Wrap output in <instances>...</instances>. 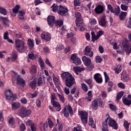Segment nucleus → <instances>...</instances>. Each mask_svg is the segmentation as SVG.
I'll list each match as a JSON object with an SVG mask.
<instances>
[{"mask_svg": "<svg viewBox=\"0 0 131 131\" xmlns=\"http://www.w3.org/2000/svg\"><path fill=\"white\" fill-rule=\"evenodd\" d=\"M61 77L62 79L65 80L66 85V86H68V88H71V86L74 84V82H75V79H74L72 75L69 72H65L62 73L61 74Z\"/></svg>", "mask_w": 131, "mask_h": 131, "instance_id": "f257e3e1", "label": "nucleus"}, {"mask_svg": "<svg viewBox=\"0 0 131 131\" xmlns=\"http://www.w3.org/2000/svg\"><path fill=\"white\" fill-rule=\"evenodd\" d=\"M15 49L20 53H23L27 50V47L25 46V43L22 40H15Z\"/></svg>", "mask_w": 131, "mask_h": 131, "instance_id": "f03ea898", "label": "nucleus"}, {"mask_svg": "<svg viewBox=\"0 0 131 131\" xmlns=\"http://www.w3.org/2000/svg\"><path fill=\"white\" fill-rule=\"evenodd\" d=\"M18 114L21 118L28 117L31 114V110H27L24 106H22L18 110Z\"/></svg>", "mask_w": 131, "mask_h": 131, "instance_id": "7ed1b4c3", "label": "nucleus"}, {"mask_svg": "<svg viewBox=\"0 0 131 131\" xmlns=\"http://www.w3.org/2000/svg\"><path fill=\"white\" fill-rule=\"evenodd\" d=\"M62 112L64 114V117L66 118H67V117H69V114L71 116L73 115V110L72 109L71 105L70 104L66 105L64 109L62 110Z\"/></svg>", "mask_w": 131, "mask_h": 131, "instance_id": "20e7f679", "label": "nucleus"}, {"mask_svg": "<svg viewBox=\"0 0 131 131\" xmlns=\"http://www.w3.org/2000/svg\"><path fill=\"white\" fill-rule=\"evenodd\" d=\"M79 114L80 116L81 122L83 124H86L88 123V113L85 111H80Z\"/></svg>", "mask_w": 131, "mask_h": 131, "instance_id": "39448f33", "label": "nucleus"}, {"mask_svg": "<svg viewBox=\"0 0 131 131\" xmlns=\"http://www.w3.org/2000/svg\"><path fill=\"white\" fill-rule=\"evenodd\" d=\"M76 18V26H80L82 25V17L81 16V13L80 12H76L75 14Z\"/></svg>", "mask_w": 131, "mask_h": 131, "instance_id": "423d86ee", "label": "nucleus"}, {"mask_svg": "<svg viewBox=\"0 0 131 131\" xmlns=\"http://www.w3.org/2000/svg\"><path fill=\"white\" fill-rule=\"evenodd\" d=\"M91 51L92 48H91V46H86L84 50V54L85 56H88V57L92 58L94 56V52Z\"/></svg>", "mask_w": 131, "mask_h": 131, "instance_id": "0eeeda50", "label": "nucleus"}, {"mask_svg": "<svg viewBox=\"0 0 131 131\" xmlns=\"http://www.w3.org/2000/svg\"><path fill=\"white\" fill-rule=\"evenodd\" d=\"M55 20L56 17H55V16L52 15L48 16L47 17V22L49 26H50L51 28L54 27Z\"/></svg>", "mask_w": 131, "mask_h": 131, "instance_id": "6e6552de", "label": "nucleus"}, {"mask_svg": "<svg viewBox=\"0 0 131 131\" xmlns=\"http://www.w3.org/2000/svg\"><path fill=\"white\" fill-rule=\"evenodd\" d=\"M16 83L18 85H21L23 88H24L26 85V81L21 77L19 75H18L16 78Z\"/></svg>", "mask_w": 131, "mask_h": 131, "instance_id": "1a4fd4ad", "label": "nucleus"}, {"mask_svg": "<svg viewBox=\"0 0 131 131\" xmlns=\"http://www.w3.org/2000/svg\"><path fill=\"white\" fill-rule=\"evenodd\" d=\"M68 12V9L66 8H64L62 5L58 6V13L59 15L61 16H64L66 13Z\"/></svg>", "mask_w": 131, "mask_h": 131, "instance_id": "9d476101", "label": "nucleus"}, {"mask_svg": "<svg viewBox=\"0 0 131 131\" xmlns=\"http://www.w3.org/2000/svg\"><path fill=\"white\" fill-rule=\"evenodd\" d=\"M108 123V125L112 126L114 129H117L118 128V124H117V122L113 120V119H110Z\"/></svg>", "mask_w": 131, "mask_h": 131, "instance_id": "9b49d317", "label": "nucleus"}, {"mask_svg": "<svg viewBox=\"0 0 131 131\" xmlns=\"http://www.w3.org/2000/svg\"><path fill=\"white\" fill-rule=\"evenodd\" d=\"M93 78L97 83H102L103 82V78H102V75L100 73L95 74Z\"/></svg>", "mask_w": 131, "mask_h": 131, "instance_id": "f8f14e48", "label": "nucleus"}, {"mask_svg": "<svg viewBox=\"0 0 131 131\" xmlns=\"http://www.w3.org/2000/svg\"><path fill=\"white\" fill-rule=\"evenodd\" d=\"M99 25H101L102 27H106L107 26V20H106V15L104 14L100 20L99 21Z\"/></svg>", "mask_w": 131, "mask_h": 131, "instance_id": "ddd939ff", "label": "nucleus"}, {"mask_svg": "<svg viewBox=\"0 0 131 131\" xmlns=\"http://www.w3.org/2000/svg\"><path fill=\"white\" fill-rule=\"evenodd\" d=\"M51 37L52 35H51V34L49 33H43L41 34V39L47 40V41H50Z\"/></svg>", "mask_w": 131, "mask_h": 131, "instance_id": "4468645a", "label": "nucleus"}, {"mask_svg": "<svg viewBox=\"0 0 131 131\" xmlns=\"http://www.w3.org/2000/svg\"><path fill=\"white\" fill-rule=\"evenodd\" d=\"M105 10V6L102 5H98L95 9L96 14H102Z\"/></svg>", "mask_w": 131, "mask_h": 131, "instance_id": "2eb2a0df", "label": "nucleus"}, {"mask_svg": "<svg viewBox=\"0 0 131 131\" xmlns=\"http://www.w3.org/2000/svg\"><path fill=\"white\" fill-rule=\"evenodd\" d=\"M82 60L83 61L85 66H90V64L92 63V60H91V58L85 56H83L82 57Z\"/></svg>", "mask_w": 131, "mask_h": 131, "instance_id": "dca6fc26", "label": "nucleus"}, {"mask_svg": "<svg viewBox=\"0 0 131 131\" xmlns=\"http://www.w3.org/2000/svg\"><path fill=\"white\" fill-rule=\"evenodd\" d=\"M52 105L53 107L55 108L57 112H60V111H61L62 107L61 106V104H60V103L57 101H53V103H52Z\"/></svg>", "mask_w": 131, "mask_h": 131, "instance_id": "f3484780", "label": "nucleus"}, {"mask_svg": "<svg viewBox=\"0 0 131 131\" xmlns=\"http://www.w3.org/2000/svg\"><path fill=\"white\" fill-rule=\"evenodd\" d=\"M13 92L10 90H7L5 92V95L6 97V100H11L12 99V94Z\"/></svg>", "mask_w": 131, "mask_h": 131, "instance_id": "a211bd4d", "label": "nucleus"}, {"mask_svg": "<svg viewBox=\"0 0 131 131\" xmlns=\"http://www.w3.org/2000/svg\"><path fill=\"white\" fill-rule=\"evenodd\" d=\"M20 106H21V104L18 102H14L11 103L12 110H17V109H19V108H20Z\"/></svg>", "mask_w": 131, "mask_h": 131, "instance_id": "6ab92c4d", "label": "nucleus"}, {"mask_svg": "<svg viewBox=\"0 0 131 131\" xmlns=\"http://www.w3.org/2000/svg\"><path fill=\"white\" fill-rule=\"evenodd\" d=\"M25 12L24 10H19L18 12V17L19 20H24L25 19Z\"/></svg>", "mask_w": 131, "mask_h": 131, "instance_id": "aec40b11", "label": "nucleus"}, {"mask_svg": "<svg viewBox=\"0 0 131 131\" xmlns=\"http://www.w3.org/2000/svg\"><path fill=\"white\" fill-rule=\"evenodd\" d=\"M27 45L30 50H32L34 48V41L31 39H28L27 41Z\"/></svg>", "mask_w": 131, "mask_h": 131, "instance_id": "412c9836", "label": "nucleus"}, {"mask_svg": "<svg viewBox=\"0 0 131 131\" xmlns=\"http://www.w3.org/2000/svg\"><path fill=\"white\" fill-rule=\"evenodd\" d=\"M46 84V79H42V78L40 77L38 79L37 85L39 86H43Z\"/></svg>", "mask_w": 131, "mask_h": 131, "instance_id": "4be33fe9", "label": "nucleus"}, {"mask_svg": "<svg viewBox=\"0 0 131 131\" xmlns=\"http://www.w3.org/2000/svg\"><path fill=\"white\" fill-rule=\"evenodd\" d=\"M121 79L124 82H127L129 79V77H128V75L126 74H123L121 75Z\"/></svg>", "mask_w": 131, "mask_h": 131, "instance_id": "5701e85b", "label": "nucleus"}, {"mask_svg": "<svg viewBox=\"0 0 131 131\" xmlns=\"http://www.w3.org/2000/svg\"><path fill=\"white\" fill-rule=\"evenodd\" d=\"M91 107L94 110H97L98 109V101L97 100L94 99L91 104Z\"/></svg>", "mask_w": 131, "mask_h": 131, "instance_id": "b1692460", "label": "nucleus"}, {"mask_svg": "<svg viewBox=\"0 0 131 131\" xmlns=\"http://www.w3.org/2000/svg\"><path fill=\"white\" fill-rule=\"evenodd\" d=\"M91 35H92V41H96V40H98V39H99V37L98 36V35H96V34H95V32H94V31H92L91 32Z\"/></svg>", "mask_w": 131, "mask_h": 131, "instance_id": "393cba45", "label": "nucleus"}, {"mask_svg": "<svg viewBox=\"0 0 131 131\" xmlns=\"http://www.w3.org/2000/svg\"><path fill=\"white\" fill-rule=\"evenodd\" d=\"M54 24H55V27H60V26H62V25H63V20H55V21L54 23Z\"/></svg>", "mask_w": 131, "mask_h": 131, "instance_id": "a878e982", "label": "nucleus"}, {"mask_svg": "<svg viewBox=\"0 0 131 131\" xmlns=\"http://www.w3.org/2000/svg\"><path fill=\"white\" fill-rule=\"evenodd\" d=\"M29 85L31 86V89H33V90H35V89H36V80H33L30 82Z\"/></svg>", "mask_w": 131, "mask_h": 131, "instance_id": "bb28decb", "label": "nucleus"}, {"mask_svg": "<svg viewBox=\"0 0 131 131\" xmlns=\"http://www.w3.org/2000/svg\"><path fill=\"white\" fill-rule=\"evenodd\" d=\"M0 20L2 21L3 25H4L5 26H7V23L9 22V19H8V18L1 16Z\"/></svg>", "mask_w": 131, "mask_h": 131, "instance_id": "cd10ccee", "label": "nucleus"}, {"mask_svg": "<svg viewBox=\"0 0 131 131\" xmlns=\"http://www.w3.org/2000/svg\"><path fill=\"white\" fill-rule=\"evenodd\" d=\"M122 45L124 51L126 53V55H127V51L129 50V45L126 42H123Z\"/></svg>", "mask_w": 131, "mask_h": 131, "instance_id": "c85d7f7f", "label": "nucleus"}, {"mask_svg": "<svg viewBox=\"0 0 131 131\" xmlns=\"http://www.w3.org/2000/svg\"><path fill=\"white\" fill-rule=\"evenodd\" d=\"M19 10H20V5H16L14 8L12 9V12L13 14H17L19 13Z\"/></svg>", "mask_w": 131, "mask_h": 131, "instance_id": "c756f323", "label": "nucleus"}, {"mask_svg": "<svg viewBox=\"0 0 131 131\" xmlns=\"http://www.w3.org/2000/svg\"><path fill=\"white\" fill-rule=\"evenodd\" d=\"M37 71L36 67L34 65H32L30 70L31 74H34L36 73Z\"/></svg>", "mask_w": 131, "mask_h": 131, "instance_id": "7c9ffc66", "label": "nucleus"}, {"mask_svg": "<svg viewBox=\"0 0 131 131\" xmlns=\"http://www.w3.org/2000/svg\"><path fill=\"white\" fill-rule=\"evenodd\" d=\"M105 116L107 118H106V119L105 120V121L103 122L102 123V126L103 127H108V119H109V114H106Z\"/></svg>", "mask_w": 131, "mask_h": 131, "instance_id": "2f4dec72", "label": "nucleus"}, {"mask_svg": "<svg viewBox=\"0 0 131 131\" xmlns=\"http://www.w3.org/2000/svg\"><path fill=\"white\" fill-rule=\"evenodd\" d=\"M89 125L93 128H96V125H95V123H94V119L93 118H90L89 121Z\"/></svg>", "mask_w": 131, "mask_h": 131, "instance_id": "473e14b6", "label": "nucleus"}, {"mask_svg": "<svg viewBox=\"0 0 131 131\" xmlns=\"http://www.w3.org/2000/svg\"><path fill=\"white\" fill-rule=\"evenodd\" d=\"M0 14L6 16L7 15V9L0 7Z\"/></svg>", "mask_w": 131, "mask_h": 131, "instance_id": "72a5a7b5", "label": "nucleus"}, {"mask_svg": "<svg viewBox=\"0 0 131 131\" xmlns=\"http://www.w3.org/2000/svg\"><path fill=\"white\" fill-rule=\"evenodd\" d=\"M81 3L80 0H74V7H80Z\"/></svg>", "mask_w": 131, "mask_h": 131, "instance_id": "f704fd0d", "label": "nucleus"}, {"mask_svg": "<svg viewBox=\"0 0 131 131\" xmlns=\"http://www.w3.org/2000/svg\"><path fill=\"white\" fill-rule=\"evenodd\" d=\"M73 63L75 64V65H80V64H81V60L78 57L73 62Z\"/></svg>", "mask_w": 131, "mask_h": 131, "instance_id": "c9c22d12", "label": "nucleus"}, {"mask_svg": "<svg viewBox=\"0 0 131 131\" xmlns=\"http://www.w3.org/2000/svg\"><path fill=\"white\" fill-rule=\"evenodd\" d=\"M126 12L122 11L119 15L120 20H123L124 19V17L126 15Z\"/></svg>", "mask_w": 131, "mask_h": 131, "instance_id": "e433bc0d", "label": "nucleus"}, {"mask_svg": "<svg viewBox=\"0 0 131 131\" xmlns=\"http://www.w3.org/2000/svg\"><path fill=\"white\" fill-rule=\"evenodd\" d=\"M129 124H130L128 123L127 121H124V126L126 131H129L128 129L129 128Z\"/></svg>", "mask_w": 131, "mask_h": 131, "instance_id": "4c0bfd02", "label": "nucleus"}, {"mask_svg": "<svg viewBox=\"0 0 131 131\" xmlns=\"http://www.w3.org/2000/svg\"><path fill=\"white\" fill-rule=\"evenodd\" d=\"M115 9V10L114 14L116 15L117 16H118V15H119V13H120V7H119V6H118Z\"/></svg>", "mask_w": 131, "mask_h": 131, "instance_id": "58836bf2", "label": "nucleus"}, {"mask_svg": "<svg viewBox=\"0 0 131 131\" xmlns=\"http://www.w3.org/2000/svg\"><path fill=\"white\" fill-rule=\"evenodd\" d=\"M104 78H105V83H107L108 81L110 80V78L109 77V76H108V74H107V72H104Z\"/></svg>", "mask_w": 131, "mask_h": 131, "instance_id": "ea45409f", "label": "nucleus"}, {"mask_svg": "<svg viewBox=\"0 0 131 131\" xmlns=\"http://www.w3.org/2000/svg\"><path fill=\"white\" fill-rule=\"evenodd\" d=\"M81 88L84 92H88V91H89V88H88V85H86V84L83 83L81 84Z\"/></svg>", "mask_w": 131, "mask_h": 131, "instance_id": "a19ab883", "label": "nucleus"}, {"mask_svg": "<svg viewBox=\"0 0 131 131\" xmlns=\"http://www.w3.org/2000/svg\"><path fill=\"white\" fill-rule=\"evenodd\" d=\"M121 9L123 11H127V9H128V6H127V5L125 4H121Z\"/></svg>", "mask_w": 131, "mask_h": 131, "instance_id": "79ce46f5", "label": "nucleus"}, {"mask_svg": "<svg viewBox=\"0 0 131 131\" xmlns=\"http://www.w3.org/2000/svg\"><path fill=\"white\" fill-rule=\"evenodd\" d=\"M51 8H52V11L54 12H58V10H59V6L57 5H56L55 4H53Z\"/></svg>", "mask_w": 131, "mask_h": 131, "instance_id": "37998d69", "label": "nucleus"}, {"mask_svg": "<svg viewBox=\"0 0 131 131\" xmlns=\"http://www.w3.org/2000/svg\"><path fill=\"white\" fill-rule=\"evenodd\" d=\"M123 94H124V92H123V91H121L118 93L116 97L117 100H120V99H121V97L123 96Z\"/></svg>", "mask_w": 131, "mask_h": 131, "instance_id": "c03bdc74", "label": "nucleus"}, {"mask_svg": "<svg viewBox=\"0 0 131 131\" xmlns=\"http://www.w3.org/2000/svg\"><path fill=\"white\" fill-rule=\"evenodd\" d=\"M50 48L47 46L43 47V52L44 54H49L50 53Z\"/></svg>", "mask_w": 131, "mask_h": 131, "instance_id": "a18cd8bd", "label": "nucleus"}, {"mask_svg": "<svg viewBox=\"0 0 131 131\" xmlns=\"http://www.w3.org/2000/svg\"><path fill=\"white\" fill-rule=\"evenodd\" d=\"M57 96L59 98V99L62 103H64L65 102V99L64 98V96L63 95H61L59 93H57Z\"/></svg>", "mask_w": 131, "mask_h": 131, "instance_id": "49530a36", "label": "nucleus"}, {"mask_svg": "<svg viewBox=\"0 0 131 131\" xmlns=\"http://www.w3.org/2000/svg\"><path fill=\"white\" fill-rule=\"evenodd\" d=\"M85 81L86 83H88V84H89V88L90 89H92V88H93V84H92V80L89 79L86 80Z\"/></svg>", "mask_w": 131, "mask_h": 131, "instance_id": "de8ad7c7", "label": "nucleus"}, {"mask_svg": "<svg viewBox=\"0 0 131 131\" xmlns=\"http://www.w3.org/2000/svg\"><path fill=\"white\" fill-rule=\"evenodd\" d=\"M18 57V55L16 53H14L12 54V56H11V60L13 61V62H14L15 60H17V58Z\"/></svg>", "mask_w": 131, "mask_h": 131, "instance_id": "09e8293b", "label": "nucleus"}, {"mask_svg": "<svg viewBox=\"0 0 131 131\" xmlns=\"http://www.w3.org/2000/svg\"><path fill=\"white\" fill-rule=\"evenodd\" d=\"M97 103H99V106H100L101 108H104V105L103 104V101L101 99H97Z\"/></svg>", "mask_w": 131, "mask_h": 131, "instance_id": "8fccbe9b", "label": "nucleus"}, {"mask_svg": "<svg viewBox=\"0 0 131 131\" xmlns=\"http://www.w3.org/2000/svg\"><path fill=\"white\" fill-rule=\"evenodd\" d=\"M109 106L110 109H111V110H113V111H116V109H117L116 106L113 105L112 103H110Z\"/></svg>", "mask_w": 131, "mask_h": 131, "instance_id": "3c124183", "label": "nucleus"}, {"mask_svg": "<svg viewBox=\"0 0 131 131\" xmlns=\"http://www.w3.org/2000/svg\"><path fill=\"white\" fill-rule=\"evenodd\" d=\"M95 59H96V62L97 63H101V62H102V61L103 60L102 58H101V57H100L99 56H96Z\"/></svg>", "mask_w": 131, "mask_h": 131, "instance_id": "603ef678", "label": "nucleus"}, {"mask_svg": "<svg viewBox=\"0 0 131 131\" xmlns=\"http://www.w3.org/2000/svg\"><path fill=\"white\" fill-rule=\"evenodd\" d=\"M28 57L29 59L31 60H35V57L34 56V54L33 53L31 52V54H28Z\"/></svg>", "mask_w": 131, "mask_h": 131, "instance_id": "864d4df0", "label": "nucleus"}, {"mask_svg": "<svg viewBox=\"0 0 131 131\" xmlns=\"http://www.w3.org/2000/svg\"><path fill=\"white\" fill-rule=\"evenodd\" d=\"M77 27H81L80 29V31H84V30H85V26L84 25V24H83V21H82V25L80 26H77Z\"/></svg>", "mask_w": 131, "mask_h": 131, "instance_id": "5fc2aeb1", "label": "nucleus"}, {"mask_svg": "<svg viewBox=\"0 0 131 131\" xmlns=\"http://www.w3.org/2000/svg\"><path fill=\"white\" fill-rule=\"evenodd\" d=\"M9 123L12 124V125H14L15 124V122L14 121V118H10L8 120Z\"/></svg>", "mask_w": 131, "mask_h": 131, "instance_id": "6e6d98bb", "label": "nucleus"}, {"mask_svg": "<svg viewBox=\"0 0 131 131\" xmlns=\"http://www.w3.org/2000/svg\"><path fill=\"white\" fill-rule=\"evenodd\" d=\"M48 121L50 128H53V127H54V123H53L52 120H51L50 119H48Z\"/></svg>", "mask_w": 131, "mask_h": 131, "instance_id": "4d7b16f0", "label": "nucleus"}, {"mask_svg": "<svg viewBox=\"0 0 131 131\" xmlns=\"http://www.w3.org/2000/svg\"><path fill=\"white\" fill-rule=\"evenodd\" d=\"M118 86L120 88V89H125V85L122 82L118 83Z\"/></svg>", "mask_w": 131, "mask_h": 131, "instance_id": "13d9d810", "label": "nucleus"}, {"mask_svg": "<svg viewBox=\"0 0 131 131\" xmlns=\"http://www.w3.org/2000/svg\"><path fill=\"white\" fill-rule=\"evenodd\" d=\"M19 127L20 129V131H24L26 128V127L25 126V124H24V123H21Z\"/></svg>", "mask_w": 131, "mask_h": 131, "instance_id": "bf43d9fd", "label": "nucleus"}, {"mask_svg": "<svg viewBox=\"0 0 131 131\" xmlns=\"http://www.w3.org/2000/svg\"><path fill=\"white\" fill-rule=\"evenodd\" d=\"M122 70V67L121 66H120L118 69H115V72H116V73H118V74L120 73Z\"/></svg>", "mask_w": 131, "mask_h": 131, "instance_id": "052dcab7", "label": "nucleus"}, {"mask_svg": "<svg viewBox=\"0 0 131 131\" xmlns=\"http://www.w3.org/2000/svg\"><path fill=\"white\" fill-rule=\"evenodd\" d=\"M27 99L25 97H23L20 99V102L22 104H27Z\"/></svg>", "mask_w": 131, "mask_h": 131, "instance_id": "680f3d73", "label": "nucleus"}, {"mask_svg": "<svg viewBox=\"0 0 131 131\" xmlns=\"http://www.w3.org/2000/svg\"><path fill=\"white\" fill-rule=\"evenodd\" d=\"M48 127H49V125L48 124V122H45L43 123V125L42 127L43 128V130H46V129H47V128H48Z\"/></svg>", "mask_w": 131, "mask_h": 131, "instance_id": "e2e57ef3", "label": "nucleus"}, {"mask_svg": "<svg viewBox=\"0 0 131 131\" xmlns=\"http://www.w3.org/2000/svg\"><path fill=\"white\" fill-rule=\"evenodd\" d=\"M98 50L100 54H103V53H104V48H103L101 45H99Z\"/></svg>", "mask_w": 131, "mask_h": 131, "instance_id": "0e129e2a", "label": "nucleus"}, {"mask_svg": "<svg viewBox=\"0 0 131 131\" xmlns=\"http://www.w3.org/2000/svg\"><path fill=\"white\" fill-rule=\"evenodd\" d=\"M9 38V33L8 32H6L4 34V39L5 40L8 39Z\"/></svg>", "mask_w": 131, "mask_h": 131, "instance_id": "69168bd1", "label": "nucleus"}, {"mask_svg": "<svg viewBox=\"0 0 131 131\" xmlns=\"http://www.w3.org/2000/svg\"><path fill=\"white\" fill-rule=\"evenodd\" d=\"M53 79L55 85H57V83L59 82V79L56 77H53Z\"/></svg>", "mask_w": 131, "mask_h": 131, "instance_id": "338daca9", "label": "nucleus"}, {"mask_svg": "<svg viewBox=\"0 0 131 131\" xmlns=\"http://www.w3.org/2000/svg\"><path fill=\"white\" fill-rule=\"evenodd\" d=\"M73 131H83V130L81 129V127L78 126V127H75Z\"/></svg>", "mask_w": 131, "mask_h": 131, "instance_id": "774afa93", "label": "nucleus"}]
</instances>
